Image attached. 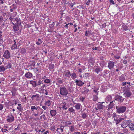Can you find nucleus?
Wrapping results in <instances>:
<instances>
[{
  "label": "nucleus",
  "mask_w": 134,
  "mask_h": 134,
  "mask_svg": "<svg viewBox=\"0 0 134 134\" xmlns=\"http://www.w3.org/2000/svg\"><path fill=\"white\" fill-rule=\"evenodd\" d=\"M112 98L110 96H108L106 97V100L107 101H109L111 100Z\"/></svg>",
  "instance_id": "nucleus-24"
},
{
  "label": "nucleus",
  "mask_w": 134,
  "mask_h": 134,
  "mask_svg": "<svg viewBox=\"0 0 134 134\" xmlns=\"http://www.w3.org/2000/svg\"><path fill=\"white\" fill-rule=\"evenodd\" d=\"M108 66L110 69H112L114 66V63L112 61H110L108 64Z\"/></svg>",
  "instance_id": "nucleus-8"
},
{
  "label": "nucleus",
  "mask_w": 134,
  "mask_h": 134,
  "mask_svg": "<svg viewBox=\"0 0 134 134\" xmlns=\"http://www.w3.org/2000/svg\"><path fill=\"white\" fill-rule=\"evenodd\" d=\"M30 83L31 84L32 86L35 87L37 86V83L36 82L34 81H31L30 82Z\"/></svg>",
  "instance_id": "nucleus-21"
},
{
  "label": "nucleus",
  "mask_w": 134,
  "mask_h": 134,
  "mask_svg": "<svg viewBox=\"0 0 134 134\" xmlns=\"http://www.w3.org/2000/svg\"><path fill=\"white\" fill-rule=\"evenodd\" d=\"M33 69H35V71H34L35 72H36L38 71V69H37V68H34Z\"/></svg>",
  "instance_id": "nucleus-50"
},
{
  "label": "nucleus",
  "mask_w": 134,
  "mask_h": 134,
  "mask_svg": "<svg viewBox=\"0 0 134 134\" xmlns=\"http://www.w3.org/2000/svg\"><path fill=\"white\" fill-rule=\"evenodd\" d=\"M7 121L8 122H13L14 119V117L11 114L7 117Z\"/></svg>",
  "instance_id": "nucleus-6"
},
{
  "label": "nucleus",
  "mask_w": 134,
  "mask_h": 134,
  "mask_svg": "<svg viewBox=\"0 0 134 134\" xmlns=\"http://www.w3.org/2000/svg\"><path fill=\"white\" fill-rule=\"evenodd\" d=\"M13 28L14 30L15 31H18L19 30V28L17 26H14Z\"/></svg>",
  "instance_id": "nucleus-37"
},
{
  "label": "nucleus",
  "mask_w": 134,
  "mask_h": 134,
  "mask_svg": "<svg viewBox=\"0 0 134 134\" xmlns=\"http://www.w3.org/2000/svg\"><path fill=\"white\" fill-rule=\"evenodd\" d=\"M131 94V92L129 90H127L124 94V95L126 96L127 98L129 97Z\"/></svg>",
  "instance_id": "nucleus-10"
},
{
  "label": "nucleus",
  "mask_w": 134,
  "mask_h": 134,
  "mask_svg": "<svg viewBox=\"0 0 134 134\" xmlns=\"http://www.w3.org/2000/svg\"><path fill=\"white\" fill-rule=\"evenodd\" d=\"M15 21H18V18L17 17L15 18Z\"/></svg>",
  "instance_id": "nucleus-63"
},
{
  "label": "nucleus",
  "mask_w": 134,
  "mask_h": 134,
  "mask_svg": "<svg viewBox=\"0 0 134 134\" xmlns=\"http://www.w3.org/2000/svg\"><path fill=\"white\" fill-rule=\"evenodd\" d=\"M38 42H39L41 44L42 43V41L41 40V39H40V38L38 39Z\"/></svg>",
  "instance_id": "nucleus-49"
},
{
  "label": "nucleus",
  "mask_w": 134,
  "mask_h": 134,
  "mask_svg": "<svg viewBox=\"0 0 134 134\" xmlns=\"http://www.w3.org/2000/svg\"><path fill=\"white\" fill-rule=\"evenodd\" d=\"M14 43L13 44L11 47V48L12 50L15 49L17 48V46L15 40H14Z\"/></svg>",
  "instance_id": "nucleus-14"
},
{
  "label": "nucleus",
  "mask_w": 134,
  "mask_h": 134,
  "mask_svg": "<svg viewBox=\"0 0 134 134\" xmlns=\"http://www.w3.org/2000/svg\"><path fill=\"white\" fill-rule=\"evenodd\" d=\"M14 17V16H13V17L12 15H10L9 18V19H10L11 21H12L13 20V18Z\"/></svg>",
  "instance_id": "nucleus-41"
},
{
  "label": "nucleus",
  "mask_w": 134,
  "mask_h": 134,
  "mask_svg": "<svg viewBox=\"0 0 134 134\" xmlns=\"http://www.w3.org/2000/svg\"><path fill=\"white\" fill-rule=\"evenodd\" d=\"M116 111L119 113H122L124 112L126 110V108L125 106H120L116 107Z\"/></svg>",
  "instance_id": "nucleus-2"
},
{
  "label": "nucleus",
  "mask_w": 134,
  "mask_h": 134,
  "mask_svg": "<svg viewBox=\"0 0 134 134\" xmlns=\"http://www.w3.org/2000/svg\"><path fill=\"white\" fill-rule=\"evenodd\" d=\"M42 108L44 110H46L47 108L46 106H43L42 107Z\"/></svg>",
  "instance_id": "nucleus-56"
},
{
  "label": "nucleus",
  "mask_w": 134,
  "mask_h": 134,
  "mask_svg": "<svg viewBox=\"0 0 134 134\" xmlns=\"http://www.w3.org/2000/svg\"><path fill=\"white\" fill-rule=\"evenodd\" d=\"M116 125L121 122V121L119 119H116Z\"/></svg>",
  "instance_id": "nucleus-39"
},
{
  "label": "nucleus",
  "mask_w": 134,
  "mask_h": 134,
  "mask_svg": "<svg viewBox=\"0 0 134 134\" xmlns=\"http://www.w3.org/2000/svg\"><path fill=\"white\" fill-rule=\"evenodd\" d=\"M3 41L2 40V38H0V46H1L2 45V44L3 42Z\"/></svg>",
  "instance_id": "nucleus-46"
},
{
  "label": "nucleus",
  "mask_w": 134,
  "mask_h": 134,
  "mask_svg": "<svg viewBox=\"0 0 134 134\" xmlns=\"http://www.w3.org/2000/svg\"><path fill=\"white\" fill-rule=\"evenodd\" d=\"M89 90L86 87H84L82 91V93L85 94H86L89 91Z\"/></svg>",
  "instance_id": "nucleus-13"
},
{
  "label": "nucleus",
  "mask_w": 134,
  "mask_h": 134,
  "mask_svg": "<svg viewBox=\"0 0 134 134\" xmlns=\"http://www.w3.org/2000/svg\"><path fill=\"white\" fill-rule=\"evenodd\" d=\"M3 17L2 16H0V23L3 22Z\"/></svg>",
  "instance_id": "nucleus-44"
},
{
  "label": "nucleus",
  "mask_w": 134,
  "mask_h": 134,
  "mask_svg": "<svg viewBox=\"0 0 134 134\" xmlns=\"http://www.w3.org/2000/svg\"><path fill=\"white\" fill-rule=\"evenodd\" d=\"M90 2V0H88L86 3V5H89V3Z\"/></svg>",
  "instance_id": "nucleus-54"
},
{
  "label": "nucleus",
  "mask_w": 134,
  "mask_h": 134,
  "mask_svg": "<svg viewBox=\"0 0 134 134\" xmlns=\"http://www.w3.org/2000/svg\"><path fill=\"white\" fill-rule=\"evenodd\" d=\"M68 111L70 113H75V110H74V109L72 107L70 108L69 109Z\"/></svg>",
  "instance_id": "nucleus-28"
},
{
  "label": "nucleus",
  "mask_w": 134,
  "mask_h": 134,
  "mask_svg": "<svg viewBox=\"0 0 134 134\" xmlns=\"http://www.w3.org/2000/svg\"><path fill=\"white\" fill-rule=\"evenodd\" d=\"M97 108L99 109H103L105 107V106L101 104H97Z\"/></svg>",
  "instance_id": "nucleus-20"
},
{
  "label": "nucleus",
  "mask_w": 134,
  "mask_h": 134,
  "mask_svg": "<svg viewBox=\"0 0 134 134\" xmlns=\"http://www.w3.org/2000/svg\"><path fill=\"white\" fill-rule=\"evenodd\" d=\"M100 71V68H96L95 70L97 74H98Z\"/></svg>",
  "instance_id": "nucleus-36"
},
{
  "label": "nucleus",
  "mask_w": 134,
  "mask_h": 134,
  "mask_svg": "<svg viewBox=\"0 0 134 134\" xmlns=\"http://www.w3.org/2000/svg\"><path fill=\"white\" fill-rule=\"evenodd\" d=\"M19 52L22 54H24L26 52V50L24 48H23L19 50Z\"/></svg>",
  "instance_id": "nucleus-22"
},
{
  "label": "nucleus",
  "mask_w": 134,
  "mask_h": 134,
  "mask_svg": "<svg viewBox=\"0 0 134 134\" xmlns=\"http://www.w3.org/2000/svg\"><path fill=\"white\" fill-rule=\"evenodd\" d=\"M89 74H90L88 73H86L85 74V75L86 76H88V75H89Z\"/></svg>",
  "instance_id": "nucleus-60"
},
{
  "label": "nucleus",
  "mask_w": 134,
  "mask_h": 134,
  "mask_svg": "<svg viewBox=\"0 0 134 134\" xmlns=\"http://www.w3.org/2000/svg\"><path fill=\"white\" fill-rule=\"evenodd\" d=\"M57 82L59 84H62L63 83V81L62 80H59L57 81Z\"/></svg>",
  "instance_id": "nucleus-40"
},
{
  "label": "nucleus",
  "mask_w": 134,
  "mask_h": 134,
  "mask_svg": "<svg viewBox=\"0 0 134 134\" xmlns=\"http://www.w3.org/2000/svg\"><path fill=\"white\" fill-rule=\"evenodd\" d=\"M74 126H71L70 129V131H73L74 130Z\"/></svg>",
  "instance_id": "nucleus-38"
},
{
  "label": "nucleus",
  "mask_w": 134,
  "mask_h": 134,
  "mask_svg": "<svg viewBox=\"0 0 134 134\" xmlns=\"http://www.w3.org/2000/svg\"><path fill=\"white\" fill-rule=\"evenodd\" d=\"M17 109L18 110L20 111H22L23 110V109L22 107H17Z\"/></svg>",
  "instance_id": "nucleus-31"
},
{
  "label": "nucleus",
  "mask_w": 134,
  "mask_h": 134,
  "mask_svg": "<svg viewBox=\"0 0 134 134\" xmlns=\"http://www.w3.org/2000/svg\"><path fill=\"white\" fill-rule=\"evenodd\" d=\"M45 103L48 106H50L51 104L50 100H48Z\"/></svg>",
  "instance_id": "nucleus-32"
},
{
  "label": "nucleus",
  "mask_w": 134,
  "mask_h": 134,
  "mask_svg": "<svg viewBox=\"0 0 134 134\" xmlns=\"http://www.w3.org/2000/svg\"><path fill=\"white\" fill-rule=\"evenodd\" d=\"M3 57L7 59H8L10 57V54L8 50L5 51L4 53Z\"/></svg>",
  "instance_id": "nucleus-5"
},
{
  "label": "nucleus",
  "mask_w": 134,
  "mask_h": 134,
  "mask_svg": "<svg viewBox=\"0 0 134 134\" xmlns=\"http://www.w3.org/2000/svg\"><path fill=\"white\" fill-rule=\"evenodd\" d=\"M75 82L76 83V85L79 86H82L84 83L82 82L81 80H75Z\"/></svg>",
  "instance_id": "nucleus-9"
},
{
  "label": "nucleus",
  "mask_w": 134,
  "mask_h": 134,
  "mask_svg": "<svg viewBox=\"0 0 134 134\" xmlns=\"http://www.w3.org/2000/svg\"><path fill=\"white\" fill-rule=\"evenodd\" d=\"M31 109L32 111H33L34 109L37 110V108L35 106H32L31 107Z\"/></svg>",
  "instance_id": "nucleus-33"
},
{
  "label": "nucleus",
  "mask_w": 134,
  "mask_h": 134,
  "mask_svg": "<svg viewBox=\"0 0 134 134\" xmlns=\"http://www.w3.org/2000/svg\"><path fill=\"white\" fill-rule=\"evenodd\" d=\"M114 102H115L114 100H113L111 102H110V103L108 105V108L107 109L108 110H110V109H111L113 108L114 105V103H113Z\"/></svg>",
  "instance_id": "nucleus-11"
},
{
  "label": "nucleus",
  "mask_w": 134,
  "mask_h": 134,
  "mask_svg": "<svg viewBox=\"0 0 134 134\" xmlns=\"http://www.w3.org/2000/svg\"><path fill=\"white\" fill-rule=\"evenodd\" d=\"M129 127L131 131L134 130V124L133 123H130Z\"/></svg>",
  "instance_id": "nucleus-17"
},
{
  "label": "nucleus",
  "mask_w": 134,
  "mask_h": 134,
  "mask_svg": "<svg viewBox=\"0 0 134 134\" xmlns=\"http://www.w3.org/2000/svg\"><path fill=\"white\" fill-rule=\"evenodd\" d=\"M88 31H86L85 32V35L86 36H87L88 35Z\"/></svg>",
  "instance_id": "nucleus-51"
},
{
  "label": "nucleus",
  "mask_w": 134,
  "mask_h": 134,
  "mask_svg": "<svg viewBox=\"0 0 134 134\" xmlns=\"http://www.w3.org/2000/svg\"><path fill=\"white\" fill-rule=\"evenodd\" d=\"M49 132L48 131H46L43 133V134H47Z\"/></svg>",
  "instance_id": "nucleus-64"
},
{
  "label": "nucleus",
  "mask_w": 134,
  "mask_h": 134,
  "mask_svg": "<svg viewBox=\"0 0 134 134\" xmlns=\"http://www.w3.org/2000/svg\"><path fill=\"white\" fill-rule=\"evenodd\" d=\"M50 113L51 116H55L57 112L55 110H51L50 111Z\"/></svg>",
  "instance_id": "nucleus-18"
},
{
  "label": "nucleus",
  "mask_w": 134,
  "mask_h": 134,
  "mask_svg": "<svg viewBox=\"0 0 134 134\" xmlns=\"http://www.w3.org/2000/svg\"><path fill=\"white\" fill-rule=\"evenodd\" d=\"M2 32L1 31H0V38H1V37L2 35Z\"/></svg>",
  "instance_id": "nucleus-58"
},
{
  "label": "nucleus",
  "mask_w": 134,
  "mask_h": 134,
  "mask_svg": "<svg viewBox=\"0 0 134 134\" xmlns=\"http://www.w3.org/2000/svg\"><path fill=\"white\" fill-rule=\"evenodd\" d=\"M60 128L59 129L61 130V132H62L63 131V129L64 128V126H61L60 127Z\"/></svg>",
  "instance_id": "nucleus-43"
},
{
  "label": "nucleus",
  "mask_w": 134,
  "mask_h": 134,
  "mask_svg": "<svg viewBox=\"0 0 134 134\" xmlns=\"http://www.w3.org/2000/svg\"><path fill=\"white\" fill-rule=\"evenodd\" d=\"M42 82L41 80H39L38 82V85H40L42 83Z\"/></svg>",
  "instance_id": "nucleus-47"
},
{
  "label": "nucleus",
  "mask_w": 134,
  "mask_h": 134,
  "mask_svg": "<svg viewBox=\"0 0 134 134\" xmlns=\"http://www.w3.org/2000/svg\"><path fill=\"white\" fill-rule=\"evenodd\" d=\"M125 80V77L123 76H121L119 78V80L120 81H122Z\"/></svg>",
  "instance_id": "nucleus-30"
},
{
  "label": "nucleus",
  "mask_w": 134,
  "mask_h": 134,
  "mask_svg": "<svg viewBox=\"0 0 134 134\" xmlns=\"http://www.w3.org/2000/svg\"><path fill=\"white\" fill-rule=\"evenodd\" d=\"M50 81V80L48 79H46L44 80V82L47 83H49Z\"/></svg>",
  "instance_id": "nucleus-34"
},
{
  "label": "nucleus",
  "mask_w": 134,
  "mask_h": 134,
  "mask_svg": "<svg viewBox=\"0 0 134 134\" xmlns=\"http://www.w3.org/2000/svg\"><path fill=\"white\" fill-rule=\"evenodd\" d=\"M71 77L72 79H74L76 77V75L75 73L73 72L71 74Z\"/></svg>",
  "instance_id": "nucleus-29"
},
{
  "label": "nucleus",
  "mask_w": 134,
  "mask_h": 134,
  "mask_svg": "<svg viewBox=\"0 0 134 134\" xmlns=\"http://www.w3.org/2000/svg\"><path fill=\"white\" fill-rule=\"evenodd\" d=\"M109 1L110 2V3H112V4H114V1H113V0H110Z\"/></svg>",
  "instance_id": "nucleus-53"
},
{
  "label": "nucleus",
  "mask_w": 134,
  "mask_h": 134,
  "mask_svg": "<svg viewBox=\"0 0 134 134\" xmlns=\"http://www.w3.org/2000/svg\"><path fill=\"white\" fill-rule=\"evenodd\" d=\"M87 116V114L86 113H83L82 114V117L83 119H85Z\"/></svg>",
  "instance_id": "nucleus-27"
},
{
  "label": "nucleus",
  "mask_w": 134,
  "mask_h": 134,
  "mask_svg": "<svg viewBox=\"0 0 134 134\" xmlns=\"http://www.w3.org/2000/svg\"><path fill=\"white\" fill-rule=\"evenodd\" d=\"M54 65L53 64H51L49 65V67L50 69H52L54 68Z\"/></svg>",
  "instance_id": "nucleus-35"
},
{
  "label": "nucleus",
  "mask_w": 134,
  "mask_h": 134,
  "mask_svg": "<svg viewBox=\"0 0 134 134\" xmlns=\"http://www.w3.org/2000/svg\"><path fill=\"white\" fill-rule=\"evenodd\" d=\"M114 99L115 100L118 101L119 102H122L124 98L118 95H116L115 97L114 98Z\"/></svg>",
  "instance_id": "nucleus-4"
},
{
  "label": "nucleus",
  "mask_w": 134,
  "mask_h": 134,
  "mask_svg": "<svg viewBox=\"0 0 134 134\" xmlns=\"http://www.w3.org/2000/svg\"><path fill=\"white\" fill-rule=\"evenodd\" d=\"M123 63L124 64H126L127 63V61L126 60H124Z\"/></svg>",
  "instance_id": "nucleus-55"
},
{
  "label": "nucleus",
  "mask_w": 134,
  "mask_h": 134,
  "mask_svg": "<svg viewBox=\"0 0 134 134\" xmlns=\"http://www.w3.org/2000/svg\"><path fill=\"white\" fill-rule=\"evenodd\" d=\"M5 70V68L4 66H0V72H4Z\"/></svg>",
  "instance_id": "nucleus-25"
},
{
  "label": "nucleus",
  "mask_w": 134,
  "mask_h": 134,
  "mask_svg": "<svg viewBox=\"0 0 134 134\" xmlns=\"http://www.w3.org/2000/svg\"><path fill=\"white\" fill-rule=\"evenodd\" d=\"M44 118V120H46V118L45 117V115L44 114H43L42 115V116H41L40 117V119H42V118Z\"/></svg>",
  "instance_id": "nucleus-42"
},
{
  "label": "nucleus",
  "mask_w": 134,
  "mask_h": 134,
  "mask_svg": "<svg viewBox=\"0 0 134 134\" xmlns=\"http://www.w3.org/2000/svg\"><path fill=\"white\" fill-rule=\"evenodd\" d=\"M4 65L5 69H7L10 68L12 67V64L10 63H5L4 64Z\"/></svg>",
  "instance_id": "nucleus-15"
},
{
  "label": "nucleus",
  "mask_w": 134,
  "mask_h": 134,
  "mask_svg": "<svg viewBox=\"0 0 134 134\" xmlns=\"http://www.w3.org/2000/svg\"><path fill=\"white\" fill-rule=\"evenodd\" d=\"M36 44L37 45H40L41 43H40L39 42H37L36 43Z\"/></svg>",
  "instance_id": "nucleus-61"
},
{
  "label": "nucleus",
  "mask_w": 134,
  "mask_h": 134,
  "mask_svg": "<svg viewBox=\"0 0 134 134\" xmlns=\"http://www.w3.org/2000/svg\"><path fill=\"white\" fill-rule=\"evenodd\" d=\"M62 108L63 109L65 110H66L68 108V104L64 102L62 103Z\"/></svg>",
  "instance_id": "nucleus-19"
},
{
  "label": "nucleus",
  "mask_w": 134,
  "mask_h": 134,
  "mask_svg": "<svg viewBox=\"0 0 134 134\" xmlns=\"http://www.w3.org/2000/svg\"><path fill=\"white\" fill-rule=\"evenodd\" d=\"M85 99V98L83 97H81L80 98V99L81 100V101H83L84 100V99Z\"/></svg>",
  "instance_id": "nucleus-52"
},
{
  "label": "nucleus",
  "mask_w": 134,
  "mask_h": 134,
  "mask_svg": "<svg viewBox=\"0 0 134 134\" xmlns=\"http://www.w3.org/2000/svg\"><path fill=\"white\" fill-rule=\"evenodd\" d=\"M119 119L121 121L123 120L124 119V118H120Z\"/></svg>",
  "instance_id": "nucleus-57"
},
{
  "label": "nucleus",
  "mask_w": 134,
  "mask_h": 134,
  "mask_svg": "<svg viewBox=\"0 0 134 134\" xmlns=\"http://www.w3.org/2000/svg\"><path fill=\"white\" fill-rule=\"evenodd\" d=\"M63 75L65 77H68V78H69L71 76V75L69 70H66L64 71Z\"/></svg>",
  "instance_id": "nucleus-7"
},
{
  "label": "nucleus",
  "mask_w": 134,
  "mask_h": 134,
  "mask_svg": "<svg viewBox=\"0 0 134 134\" xmlns=\"http://www.w3.org/2000/svg\"><path fill=\"white\" fill-rule=\"evenodd\" d=\"M60 94L63 96L65 97L68 94V91L65 87H60L59 88Z\"/></svg>",
  "instance_id": "nucleus-1"
},
{
  "label": "nucleus",
  "mask_w": 134,
  "mask_h": 134,
  "mask_svg": "<svg viewBox=\"0 0 134 134\" xmlns=\"http://www.w3.org/2000/svg\"><path fill=\"white\" fill-rule=\"evenodd\" d=\"M124 129H122V132L124 133V134H128L129 133V132L128 130L125 128H123Z\"/></svg>",
  "instance_id": "nucleus-23"
},
{
  "label": "nucleus",
  "mask_w": 134,
  "mask_h": 134,
  "mask_svg": "<svg viewBox=\"0 0 134 134\" xmlns=\"http://www.w3.org/2000/svg\"><path fill=\"white\" fill-rule=\"evenodd\" d=\"M81 107V104L79 103H77L75 105V109L77 110H78L80 109Z\"/></svg>",
  "instance_id": "nucleus-16"
},
{
  "label": "nucleus",
  "mask_w": 134,
  "mask_h": 134,
  "mask_svg": "<svg viewBox=\"0 0 134 134\" xmlns=\"http://www.w3.org/2000/svg\"><path fill=\"white\" fill-rule=\"evenodd\" d=\"M126 82H122V85L123 86H124L126 85Z\"/></svg>",
  "instance_id": "nucleus-59"
},
{
  "label": "nucleus",
  "mask_w": 134,
  "mask_h": 134,
  "mask_svg": "<svg viewBox=\"0 0 134 134\" xmlns=\"http://www.w3.org/2000/svg\"><path fill=\"white\" fill-rule=\"evenodd\" d=\"M39 97V95L38 94H37L36 95H33L31 97L32 99L33 100L35 97H36L37 98H38Z\"/></svg>",
  "instance_id": "nucleus-26"
},
{
  "label": "nucleus",
  "mask_w": 134,
  "mask_h": 134,
  "mask_svg": "<svg viewBox=\"0 0 134 134\" xmlns=\"http://www.w3.org/2000/svg\"><path fill=\"white\" fill-rule=\"evenodd\" d=\"M131 122L130 120H125L121 124V127L123 128H125L127 126H129L130 123Z\"/></svg>",
  "instance_id": "nucleus-3"
},
{
  "label": "nucleus",
  "mask_w": 134,
  "mask_h": 134,
  "mask_svg": "<svg viewBox=\"0 0 134 134\" xmlns=\"http://www.w3.org/2000/svg\"><path fill=\"white\" fill-rule=\"evenodd\" d=\"M65 123L68 125H70L71 124V123L68 122H65Z\"/></svg>",
  "instance_id": "nucleus-62"
},
{
  "label": "nucleus",
  "mask_w": 134,
  "mask_h": 134,
  "mask_svg": "<svg viewBox=\"0 0 134 134\" xmlns=\"http://www.w3.org/2000/svg\"><path fill=\"white\" fill-rule=\"evenodd\" d=\"M25 76L26 77L29 79L32 77L33 75L31 73L28 72L26 73Z\"/></svg>",
  "instance_id": "nucleus-12"
},
{
  "label": "nucleus",
  "mask_w": 134,
  "mask_h": 134,
  "mask_svg": "<svg viewBox=\"0 0 134 134\" xmlns=\"http://www.w3.org/2000/svg\"><path fill=\"white\" fill-rule=\"evenodd\" d=\"M55 126H51V128L52 130L53 131H54V130L55 129Z\"/></svg>",
  "instance_id": "nucleus-45"
},
{
  "label": "nucleus",
  "mask_w": 134,
  "mask_h": 134,
  "mask_svg": "<svg viewBox=\"0 0 134 134\" xmlns=\"http://www.w3.org/2000/svg\"><path fill=\"white\" fill-rule=\"evenodd\" d=\"M3 106L2 104H0V110H1L3 109Z\"/></svg>",
  "instance_id": "nucleus-48"
}]
</instances>
